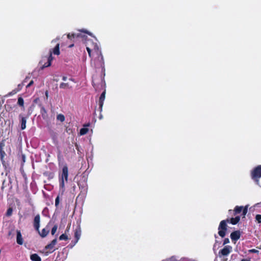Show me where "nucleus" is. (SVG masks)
Here are the masks:
<instances>
[{
    "mask_svg": "<svg viewBox=\"0 0 261 261\" xmlns=\"http://www.w3.org/2000/svg\"><path fill=\"white\" fill-rule=\"evenodd\" d=\"M241 217L237 216L234 218H231L230 219H226V220H222L220 222L218 227V234L222 238L225 236L226 231L227 230V223H229L232 225H236L240 221Z\"/></svg>",
    "mask_w": 261,
    "mask_h": 261,
    "instance_id": "obj_1",
    "label": "nucleus"
},
{
    "mask_svg": "<svg viewBox=\"0 0 261 261\" xmlns=\"http://www.w3.org/2000/svg\"><path fill=\"white\" fill-rule=\"evenodd\" d=\"M59 46L60 44L58 43L53 49H50L49 50V56L48 57H43L42 60L40 61L39 64L42 65V67H41L42 69L51 65V61L53 60L52 56L53 54L56 55H60V52Z\"/></svg>",
    "mask_w": 261,
    "mask_h": 261,
    "instance_id": "obj_2",
    "label": "nucleus"
},
{
    "mask_svg": "<svg viewBox=\"0 0 261 261\" xmlns=\"http://www.w3.org/2000/svg\"><path fill=\"white\" fill-rule=\"evenodd\" d=\"M86 49L88 53L89 57H91L92 51H94L97 55L100 57L102 65H104L103 58L100 50L99 46L97 43L93 42L91 40H88L86 42Z\"/></svg>",
    "mask_w": 261,
    "mask_h": 261,
    "instance_id": "obj_3",
    "label": "nucleus"
},
{
    "mask_svg": "<svg viewBox=\"0 0 261 261\" xmlns=\"http://www.w3.org/2000/svg\"><path fill=\"white\" fill-rule=\"evenodd\" d=\"M40 223V216L39 214L35 216L33 220V226L36 231H37L42 238L46 237L49 232L50 228L49 224L46 226L45 228L42 229L41 232L39 231Z\"/></svg>",
    "mask_w": 261,
    "mask_h": 261,
    "instance_id": "obj_4",
    "label": "nucleus"
},
{
    "mask_svg": "<svg viewBox=\"0 0 261 261\" xmlns=\"http://www.w3.org/2000/svg\"><path fill=\"white\" fill-rule=\"evenodd\" d=\"M92 85L96 91L104 89L106 83L103 76H102V75H94L92 79Z\"/></svg>",
    "mask_w": 261,
    "mask_h": 261,
    "instance_id": "obj_5",
    "label": "nucleus"
},
{
    "mask_svg": "<svg viewBox=\"0 0 261 261\" xmlns=\"http://www.w3.org/2000/svg\"><path fill=\"white\" fill-rule=\"evenodd\" d=\"M68 169L67 165L63 167L62 173L59 174V186L60 189H62L63 192L65 190V181H68Z\"/></svg>",
    "mask_w": 261,
    "mask_h": 261,
    "instance_id": "obj_6",
    "label": "nucleus"
},
{
    "mask_svg": "<svg viewBox=\"0 0 261 261\" xmlns=\"http://www.w3.org/2000/svg\"><path fill=\"white\" fill-rule=\"evenodd\" d=\"M251 177L255 184L261 187V165L257 166L252 170Z\"/></svg>",
    "mask_w": 261,
    "mask_h": 261,
    "instance_id": "obj_7",
    "label": "nucleus"
},
{
    "mask_svg": "<svg viewBox=\"0 0 261 261\" xmlns=\"http://www.w3.org/2000/svg\"><path fill=\"white\" fill-rule=\"evenodd\" d=\"M242 212L241 216L242 217L245 218V216L248 212V206L246 205L245 206H236L234 210H229L228 211V213L229 215H231L233 216H236L239 214H240Z\"/></svg>",
    "mask_w": 261,
    "mask_h": 261,
    "instance_id": "obj_8",
    "label": "nucleus"
},
{
    "mask_svg": "<svg viewBox=\"0 0 261 261\" xmlns=\"http://www.w3.org/2000/svg\"><path fill=\"white\" fill-rule=\"evenodd\" d=\"M232 248L231 246L226 245L219 251V257L227 256L232 251Z\"/></svg>",
    "mask_w": 261,
    "mask_h": 261,
    "instance_id": "obj_9",
    "label": "nucleus"
},
{
    "mask_svg": "<svg viewBox=\"0 0 261 261\" xmlns=\"http://www.w3.org/2000/svg\"><path fill=\"white\" fill-rule=\"evenodd\" d=\"M81 228L80 225H78L74 230V236L75 241L74 245L77 243L81 236Z\"/></svg>",
    "mask_w": 261,
    "mask_h": 261,
    "instance_id": "obj_10",
    "label": "nucleus"
},
{
    "mask_svg": "<svg viewBox=\"0 0 261 261\" xmlns=\"http://www.w3.org/2000/svg\"><path fill=\"white\" fill-rule=\"evenodd\" d=\"M106 90L105 89L104 91L102 92V93L101 94L99 100H98V105H99V111L100 112L102 111V107L103 105V102L105 99L106 97Z\"/></svg>",
    "mask_w": 261,
    "mask_h": 261,
    "instance_id": "obj_11",
    "label": "nucleus"
},
{
    "mask_svg": "<svg viewBox=\"0 0 261 261\" xmlns=\"http://www.w3.org/2000/svg\"><path fill=\"white\" fill-rule=\"evenodd\" d=\"M57 239H54L50 243H49V244L47 245L45 247V250H50V253H52L54 251H55V249H54L55 245L57 244Z\"/></svg>",
    "mask_w": 261,
    "mask_h": 261,
    "instance_id": "obj_12",
    "label": "nucleus"
},
{
    "mask_svg": "<svg viewBox=\"0 0 261 261\" xmlns=\"http://www.w3.org/2000/svg\"><path fill=\"white\" fill-rule=\"evenodd\" d=\"M230 238L232 242H236L237 240H238L241 237V233L239 230H236L233 231L230 234Z\"/></svg>",
    "mask_w": 261,
    "mask_h": 261,
    "instance_id": "obj_13",
    "label": "nucleus"
},
{
    "mask_svg": "<svg viewBox=\"0 0 261 261\" xmlns=\"http://www.w3.org/2000/svg\"><path fill=\"white\" fill-rule=\"evenodd\" d=\"M84 36H82L80 33H69L67 35V38L72 40V41H74V39L80 38V37H84Z\"/></svg>",
    "mask_w": 261,
    "mask_h": 261,
    "instance_id": "obj_14",
    "label": "nucleus"
},
{
    "mask_svg": "<svg viewBox=\"0 0 261 261\" xmlns=\"http://www.w3.org/2000/svg\"><path fill=\"white\" fill-rule=\"evenodd\" d=\"M16 242L18 244L20 245H22L23 243L21 233L19 230H17L16 231Z\"/></svg>",
    "mask_w": 261,
    "mask_h": 261,
    "instance_id": "obj_15",
    "label": "nucleus"
},
{
    "mask_svg": "<svg viewBox=\"0 0 261 261\" xmlns=\"http://www.w3.org/2000/svg\"><path fill=\"white\" fill-rule=\"evenodd\" d=\"M90 123H88L87 124L84 125V127L80 129V133L81 135H84L88 132L89 129L88 128H87L86 127L89 126H90Z\"/></svg>",
    "mask_w": 261,
    "mask_h": 261,
    "instance_id": "obj_16",
    "label": "nucleus"
},
{
    "mask_svg": "<svg viewBox=\"0 0 261 261\" xmlns=\"http://www.w3.org/2000/svg\"><path fill=\"white\" fill-rule=\"evenodd\" d=\"M30 259L32 261H41V257L36 253L31 255Z\"/></svg>",
    "mask_w": 261,
    "mask_h": 261,
    "instance_id": "obj_17",
    "label": "nucleus"
},
{
    "mask_svg": "<svg viewBox=\"0 0 261 261\" xmlns=\"http://www.w3.org/2000/svg\"><path fill=\"white\" fill-rule=\"evenodd\" d=\"M20 122V124H21V129L22 130L26 128V122H27L26 118H25L24 117H22Z\"/></svg>",
    "mask_w": 261,
    "mask_h": 261,
    "instance_id": "obj_18",
    "label": "nucleus"
},
{
    "mask_svg": "<svg viewBox=\"0 0 261 261\" xmlns=\"http://www.w3.org/2000/svg\"><path fill=\"white\" fill-rule=\"evenodd\" d=\"M72 86L70 85L69 83H61L60 84V88L61 89H70L71 88Z\"/></svg>",
    "mask_w": 261,
    "mask_h": 261,
    "instance_id": "obj_19",
    "label": "nucleus"
},
{
    "mask_svg": "<svg viewBox=\"0 0 261 261\" xmlns=\"http://www.w3.org/2000/svg\"><path fill=\"white\" fill-rule=\"evenodd\" d=\"M40 113L42 115V117L43 119H45L47 117V113L46 109L43 106L41 107Z\"/></svg>",
    "mask_w": 261,
    "mask_h": 261,
    "instance_id": "obj_20",
    "label": "nucleus"
},
{
    "mask_svg": "<svg viewBox=\"0 0 261 261\" xmlns=\"http://www.w3.org/2000/svg\"><path fill=\"white\" fill-rule=\"evenodd\" d=\"M57 119L63 122L65 121V116L62 114H58L57 116Z\"/></svg>",
    "mask_w": 261,
    "mask_h": 261,
    "instance_id": "obj_21",
    "label": "nucleus"
},
{
    "mask_svg": "<svg viewBox=\"0 0 261 261\" xmlns=\"http://www.w3.org/2000/svg\"><path fill=\"white\" fill-rule=\"evenodd\" d=\"M17 103L19 106H20L21 107H23L24 100H23V99L21 97H18Z\"/></svg>",
    "mask_w": 261,
    "mask_h": 261,
    "instance_id": "obj_22",
    "label": "nucleus"
},
{
    "mask_svg": "<svg viewBox=\"0 0 261 261\" xmlns=\"http://www.w3.org/2000/svg\"><path fill=\"white\" fill-rule=\"evenodd\" d=\"M68 239V236L65 233L61 234L59 237L60 240H65L66 241V240H67Z\"/></svg>",
    "mask_w": 261,
    "mask_h": 261,
    "instance_id": "obj_23",
    "label": "nucleus"
},
{
    "mask_svg": "<svg viewBox=\"0 0 261 261\" xmlns=\"http://www.w3.org/2000/svg\"><path fill=\"white\" fill-rule=\"evenodd\" d=\"M57 228H58V225L57 224L53 226V227L52 228L51 230V233L52 235H54L55 234V233L57 231Z\"/></svg>",
    "mask_w": 261,
    "mask_h": 261,
    "instance_id": "obj_24",
    "label": "nucleus"
},
{
    "mask_svg": "<svg viewBox=\"0 0 261 261\" xmlns=\"http://www.w3.org/2000/svg\"><path fill=\"white\" fill-rule=\"evenodd\" d=\"M24 84H23V83H21V84H19L18 85L17 87L15 88L16 90H18V92L20 91L22 87L24 86Z\"/></svg>",
    "mask_w": 261,
    "mask_h": 261,
    "instance_id": "obj_25",
    "label": "nucleus"
},
{
    "mask_svg": "<svg viewBox=\"0 0 261 261\" xmlns=\"http://www.w3.org/2000/svg\"><path fill=\"white\" fill-rule=\"evenodd\" d=\"M13 210L12 208L10 207L9 208L6 212V216H10L12 214Z\"/></svg>",
    "mask_w": 261,
    "mask_h": 261,
    "instance_id": "obj_26",
    "label": "nucleus"
},
{
    "mask_svg": "<svg viewBox=\"0 0 261 261\" xmlns=\"http://www.w3.org/2000/svg\"><path fill=\"white\" fill-rule=\"evenodd\" d=\"M59 202H60V197L58 195L56 199H55V206L56 207H58V206H59Z\"/></svg>",
    "mask_w": 261,
    "mask_h": 261,
    "instance_id": "obj_27",
    "label": "nucleus"
},
{
    "mask_svg": "<svg viewBox=\"0 0 261 261\" xmlns=\"http://www.w3.org/2000/svg\"><path fill=\"white\" fill-rule=\"evenodd\" d=\"M255 219H256V221H257L258 223H260L261 222V215H260V214L256 215L255 216Z\"/></svg>",
    "mask_w": 261,
    "mask_h": 261,
    "instance_id": "obj_28",
    "label": "nucleus"
},
{
    "mask_svg": "<svg viewBox=\"0 0 261 261\" xmlns=\"http://www.w3.org/2000/svg\"><path fill=\"white\" fill-rule=\"evenodd\" d=\"M17 92H18V90H16L15 89L13 90L11 92H9V93L8 94V96L13 95H14V94H16Z\"/></svg>",
    "mask_w": 261,
    "mask_h": 261,
    "instance_id": "obj_29",
    "label": "nucleus"
},
{
    "mask_svg": "<svg viewBox=\"0 0 261 261\" xmlns=\"http://www.w3.org/2000/svg\"><path fill=\"white\" fill-rule=\"evenodd\" d=\"M5 154V152L2 149H0V155H1V159L3 161V158Z\"/></svg>",
    "mask_w": 261,
    "mask_h": 261,
    "instance_id": "obj_30",
    "label": "nucleus"
},
{
    "mask_svg": "<svg viewBox=\"0 0 261 261\" xmlns=\"http://www.w3.org/2000/svg\"><path fill=\"white\" fill-rule=\"evenodd\" d=\"M229 243V240L228 238H225L223 241V245L227 244Z\"/></svg>",
    "mask_w": 261,
    "mask_h": 261,
    "instance_id": "obj_31",
    "label": "nucleus"
},
{
    "mask_svg": "<svg viewBox=\"0 0 261 261\" xmlns=\"http://www.w3.org/2000/svg\"><path fill=\"white\" fill-rule=\"evenodd\" d=\"M249 252L251 253H258V251L255 249H252L249 250Z\"/></svg>",
    "mask_w": 261,
    "mask_h": 261,
    "instance_id": "obj_32",
    "label": "nucleus"
},
{
    "mask_svg": "<svg viewBox=\"0 0 261 261\" xmlns=\"http://www.w3.org/2000/svg\"><path fill=\"white\" fill-rule=\"evenodd\" d=\"M34 84V81L33 80H31L30 83L28 84V85L26 86L27 88L31 87L33 84Z\"/></svg>",
    "mask_w": 261,
    "mask_h": 261,
    "instance_id": "obj_33",
    "label": "nucleus"
},
{
    "mask_svg": "<svg viewBox=\"0 0 261 261\" xmlns=\"http://www.w3.org/2000/svg\"><path fill=\"white\" fill-rule=\"evenodd\" d=\"M30 79V77L27 76L24 80L23 81L22 83H23V84H24L25 83L27 82L28 80Z\"/></svg>",
    "mask_w": 261,
    "mask_h": 261,
    "instance_id": "obj_34",
    "label": "nucleus"
},
{
    "mask_svg": "<svg viewBox=\"0 0 261 261\" xmlns=\"http://www.w3.org/2000/svg\"><path fill=\"white\" fill-rule=\"evenodd\" d=\"M60 40V38L57 37L55 39L52 40L51 43L56 42Z\"/></svg>",
    "mask_w": 261,
    "mask_h": 261,
    "instance_id": "obj_35",
    "label": "nucleus"
},
{
    "mask_svg": "<svg viewBox=\"0 0 261 261\" xmlns=\"http://www.w3.org/2000/svg\"><path fill=\"white\" fill-rule=\"evenodd\" d=\"M221 259V261H227V258H226V256H222Z\"/></svg>",
    "mask_w": 261,
    "mask_h": 261,
    "instance_id": "obj_36",
    "label": "nucleus"
},
{
    "mask_svg": "<svg viewBox=\"0 0 261 261\" xmlns=\"http://www.w3.org/2000/svg\"><path fill=\"white\" fill-rule=\"evenodd\" d=\"M82 32H84L85 33L87 34H88V35H90V36H91V35H92V34H91V33L89 32H88V31H82Z\"/></svg>",
    "mask_w": 261,
    "mask_h": 261,
    "instance_id": "obj_37",
    "label": "nucleus"
},
{
    "mask_svg": "<svg viewBox=\"0 0 261 261\" xmlns=\"http://www.w3.org/2000/svg\"><path fill=\"white\" fill-rule=\"evenodd\" d=\"M67 77L65 76H63L62 77V80L64 81H66L67 80Z\"/></svg>",
    "mask_w": 261,
    "mask_h": 261,
    "instance_id": "obj_38",
    "label": "nucleus"
},
{
    "mask_svg": "<svg viewBox=\"0 0 261 261\" xmlns=\"http://www.w3.org/2000/svg\"><path fill=\"white\" fill-rule=\"evenodd\" d=\"M241 261H251L250 259H242Z\"/></svg>",
    "mask_w": 261,
    "mask_h": 261,
    "instance_id": "obj_39",
    "label": "nucleus"
},
{
    "mask_svg": "<svg viewBox=\"0 0 261 261\" xmlns=\"http://www.w3.org/2000/svg\"><path fill=\"white\" fill-rule=\"evenodd\" d=\"M70 228V225L69 226H68L66 228V231H65V232H66V231H69V229Z\"/></svg>",
    "mask_w": 261,
    "mask_h": 261,
    "instance_id": "obj_40",
    "label": "nucleus"
},
{
    "mask_svg": "<svg viewBox=\"0 0 261 261\" xmlns=\"http://www.w3.org/2000/svg\"><path fill=\"white\" fill-rule=\"evenodd\" d=\"M73 46H74V44H73V43H72V44H70V45L68 46V47H69V48H71V47H72Z\"/></svg>",
    "mask_w": 261,
    "mask_h": 261,
    "instance_id": "obj_41",
    "label": "nucleus"
},
{
    "mask_svg": "<svg viewBox=\"0 0 261 261\" xmlns=\"http://www.w3.org/2000/svg\"><path fill=\"white\" fill-rule=\"evenodd\" d=\"M22 161L23 162H25V156H24V155H22Z\"/></svg>",
    "mask_w": 261,
    "mask_h": 261,
    "instance_id": "obj_42",
    "label": "nucleus"
},
{
    "mask_svg": "<svg viewBox=\"0 0 261 261\" xmlns=\"http://www.w3.org/2000/svg\"><path fill=\"white\" fill-rule=\"evenodd\" d=\"M4 183H5V180L3 182V185H2V189H3L4 188Z\"/></svg>",
    "mask_w": 261,
    "mask_h": 261,
    "instance_id": "obj_43",
    "label": "nucleus"
},
{
    "mask_svg": "<svg viewBox=\"0 0 261 261\" xmlns=\"http://www.w3.org/2000/svg\"><path fill=\"white\" fill-rule=\"evenodd\" d=\"M69 80L70 81H71L73 82H74V80H73V79H72V78H70V79H69Z\"/></svg>",
    "mask_w": 261,
    "mask_h": 261,
    "instance_id": "obj_44",
    "label": "nucleus"
},
{
    "mask_svg": "<svg viewBox=\"0 0 261 261\" xmlns=\"http://www.w3.org/2000/svg\"><path fill=\"white\" fill-rule=\"evenodd\" d=\"M45 95H46V96L47 97L48 96V92H47V91H46V92H45Z\"/></svg>",
    "mask_w": 261,
    "mask_h": 261,
    "instance_id": "obj_45",
    "label": "nucleus"
},
{
    "mask_svg": "<svg viewBox=\"0 0 261 261\" xmlns=\"http://www.w3.org/2000/svg\"><path fill=\"white\" fill-rule=\"evenodd\" d=\"M102 70H105L104 66H102Z\"/></svg>",
    "mask_w": 261,
    "mask_h": 261,
    "instance_id": "obj_46",
    "label": "nucleus"
},
{
    "mask_svg": "<svg viewBox=\"0 0 261 261\" xmlns=\"http://www.w3.org/2000/svg\"><path fill=\"white\" fill-rule=\"evenodd\" d=\"M90 47H93V46L90 45Z\"/></svg>",
    "mask_w": 261,
    "mask_h": 261,
    "instance_id": "obj_47",
    "label": "nucleus"
},
{
    "mask_svg": "<svg viewBox=\"0 0 261 261\" xmlns=\"http://www.w3.org/2000/svg\"><path fill=\"white\" fill-rule=\"evenodd\" d=\"M215 237L216 238H217V236L216 234L215 235Z\"/></svg>",
    "mask_w": 261,
    "mask_h": 261,
    "instance_id": "obj_48",
    "label": "nucleus"
}]
</instances>
